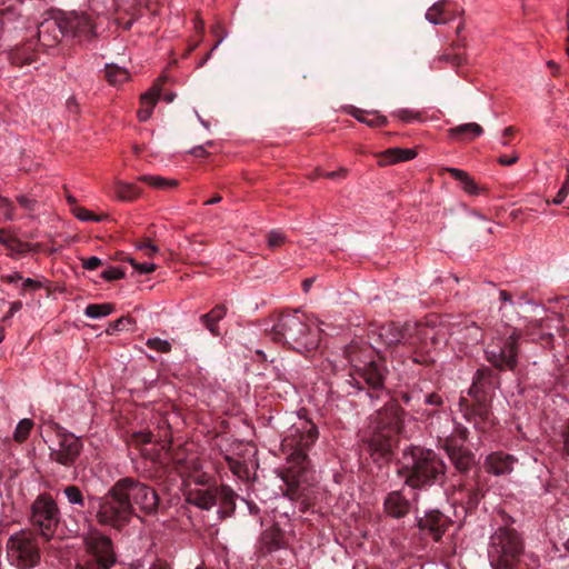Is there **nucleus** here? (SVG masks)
Listing matches in <instances>:
<instances>
[{"label":"nucleus","instance_id":"f257e3e1","mask_svg":"<svg viewBox=\"0 0 569 569\" xmlns=\"http://www.w3.org/2000/svg\"><path fill=\"white\" fill-rule=\"evenodd\" d=\"M159 501L152 487L132 477L119 479L104 496L90 499L91 507L97 508L98 522L117 530L128 526L133 517L140 518V513L156 515Z\"/></svg>","mask_w":569,"mask_h":569},{"label":"nucleus","instance_id":"f03ea898","mask_svg":"<svg viewBox=\"0 0 569 569\" xmlns=\"http://www.w3.org/2000/svg\"><path fill=\"white\" fill-rule=\"evenodd\" d=\"M402 427L403 410L393 400L370 417L362 441L375 462H387L392 458Z\"/></svg>","mask_w":569,"mask_h":569},{"label":"nucleus","instance_id":"7ed1b4c3","mask_svg":"<svg viewBox=\"0 0 569 569\" xmlns=\"http://www.w3.org/2000/svg\"><path fill=\"white\" fill-rule=\"evenodd\" d=\"M398 475L406 486L415 490L443 487L448 480V467L439 453L419 446L408 447L399 461Z\"/></svg>","mask_w":569,"mask_h":569},{"label":"nucleus","instance_id":"20e7f679","mask_svg":"<svg viewBox=\"0 0 569 569\" xmlns=\"http://www.w3.org/2000/svg\"><path fill=\"white\" fill-rule=\"evenodd\" d=\"M318 429L311 421H303L300 427H293L290 435L283 439V446L290 447L292 451L288 457V468L282 473L287 486L286 496L291 500L302 496L301 485L307 481L309 459L307 450L318 439Z\"/></svg>","mask_w":569,"mask_h":569},{"label":"nucleus","instance_id":"39448f33","mask_svg":"<svg viewBox=\"0 0 569 569\" xmlns=\"http://www.w3.org/2000/svg\"><path fill=\"white\" fill-rule=\"evenodd\" d=\"M264 331L274 342L302 355L318 348L321 335V329L313 326L309 318L298 310L280 313Z\"/></svg>","mask_w":569,"mask_h":569},{"label":"nucleus","instance_id":"423d86ee","mask_svg":"<svg viewBox=\"0 0 569 569\" xmlns=\"http://www.w3.org/2000/svg\"><path fill=\"white\" fill-rule=\"evenodd\" d=\"M372 350L365 352L357 346H349L346 350L347 358L351 365L350 373L352 381L359 389L365 386L369 389V397L379 399L385 392V379L387 368L382 358L375 359Z\"/></svg>","mask_w":569,"mask_h":569},{"label":"nucleus","instance_id":"0eeeda50","mask_svg":"<svg viewBox=\"0 0 569 569\" xmlns=\"http://www.w3.org/2000/svg\"><path fill=\"white\" fill-rule=\"evenodd\" d=\"M523 541L516 529L498 528L490 537L488 558L492 569H519Z\"/></svg>","mask_w":569,"mask_h":569},{"label":"nucleus","instance_id":"6e6552de","mask_svg":"<svg viewBox=\"0 0 569 569\" xmlns=\"http://www.w3.org/2000/svg\"><path fill=\"white\" fill-rule=\"evenodd\" d=\"M83 552L78 558L76 569H112L118 556L111 538L93 529L81 536Z\"/></svg>","mask_w":569,"mask_h":569},{"label":"nucleus","instance_id":"1a4fd4ad","mask_svg":"<svg viewBox=\"0 0 569 569\" xmlns=\"http://www.w3.org/2000/svg\"><path fill=\"white\" fill-rule=\"evenodd\" d=\"M7 555L10 562L19 569L37 567L41 560L38 538L30 529L20 530L7 541Z\"/></svg>","mask_w":569,"mask_h":569},{"label":"nucleus","instance_id":"9d476101","mask_svg":"<svg viewBox=\"0 0 569 569\" xmlns=\"http://www.w3.org/2000/svg\"><path fill=\"white\" fill-rule=\"evenodd\" d=\"M436 343L433 328L419 322H406L401 348L412 358L413 362L430 366L433 359L430 349Z\"/></svg>","mask_w":569,"mask_h":569},{"label":"nucleus","instance_id":"9b49d317","mask_svg":"<svg viewBox=\"0 0 569 569\" xmlns=\"http://www.w3.org/2000/svg\"><path fill=\"white\" fill-rule=\"evenodd\" d=\"M521 333L513 329L508 337H495L487 345V361L499 371H515L518 365L519 339Z\"/></svg>","mask_w":569,"mask_h":569},{"label":"nucleus","instance_id":"f8f14e48","mask_svg":"<svg viewBox=\"0 0 569 569\" xmlns=\"http://www.w3.org/2000/svg\"><path fill=\"white\" fill-rule=\"evenodd\" d=\"M30 523L41 537L49 541L56 533L61 520L57 502L50 495H39L30 508Z\"/></svg>","mask_w":569,"mask_h":569},{"label":"nucleus","instance_id":"ddd939ff","mask_svg":"<svg viewBox=\"0 0 569 569\" xmlns=\"http://www.w3.org/2000/svg\"><path fill=\"white\" fill-rule=\"evenodd\" d=\"M57 436L58 448H50V460L64 467L73 466L83 449L81 439L61 427H57Z\"/></svg>","mask_w":569,"mask_h":569},{"label":"nucleus","instance_id":"4468645a","mask_svg":"<svg viewBox=\"0 0 569 569\" xmlns=\"http://www.w3.org/2000/svg\"><path fill=\"white\" fill-rule=\"evenodd\" d=\"M403 335L405 325L389 322L371 329L368 337L371 342L382 345L391 352H398L402 346Z\"/></svg>","mask_w":569,"mask_h":569},{"label":"nucleus","instance_id":"2eb2a0df","mask_svg":"<svg viewBox=\"0 0 569 569\" xmlns=\"http://www.w3.org/2000/svg\"><path fill=\"white\" fill-rule=\"evenodd\" d=\"M442 448L458 472L467 473L476 465L475 453L459 443L457 438H446Z\"/></svg>","mask_w":569,"mask_h":569},{"label":"nucleus","instance_id":"dca6fc26","mask_svg":"<svg viewBox=\"0 0 569 569\" xmlns=\"http://www.w3.org/2000/svg\"><path fill=\"white\" fill-rule=\"evenodd\" d=\"M471 397L473 398L472 403H469V401L465 398H461L460 400V408L463 412V416L469 421H473L476 426L490 421V397L483 395Z\"/></svg>","mask_w":569,"mask_h":569},{"label":"nucleus","instance_id":"f3484780","mask_svg":"<svg viewBox=\"0 0 569 569\" xmlns=\"http://www.w3.org/2000/svg\"><path fill=\"white\" fill-rule=\"evenodd\" d=\"M499 386V376L489 367H481L477 370L473 382L469 388L470 396L491 397L492 392Z\"/></svg>","mask_w":569,"mask_h":569},{"label":"nucleus","instance_id":"a211bd4d","mask_svg":"<svg viewBox=\"0 0 569 569\" xmlns=\"http://www.w3.org/2000/svg\"><path fill=\"white\" fill-rule=\"evenodd\" d=\"M451 520L439 510H431L420 518L418 526L422 530H428L436 541L440 540L447 531Z\"/></svg>","mask_w":569,"mask_h":569},{"label":"nucleus","instance_id":"6ab92c4d","mask_svg":"<svg viewBox=\"0 0 569 569\" xmlns=\"http://www.w3.org/2000/svg\"><path fill=\"white\" fill-rule=\"evenodd\" d=\"M452 487L465 493L463 499L467 510H475L486 493L485 483L478 473L473 477L472 482H461Z\"/></svg>","mask_w":569,"mask_h":569},{"label":"nucleus","instance_id":"aec40b11","mask_svg":"<svg viewBox=\"0 0 569 569\" xmlns=\"http://www.w3.org/2000/svg\"><path fill=\"white\" fill-rule=\"evenodd\" d=\"M218 486L189 489L186 501L202 510H211L218 503Z\"/></svg>","mask_w":569,"mask_h":569},{"label":"nucleus","instance_id":"412c9836","mask_svg":"<svg viewBox=\"0 0 569 569\" xmlns=\"http://www.w3.org/2000/svg\"><path fill=\"white\" fill-rule=\"evenodd\" d=\"M517 459L506 452L497 451L491 452L486 457L483 467L487 472L495 476L508 475L513 470V465Z\"/></svg>","mask_w":569,"mask_h":569},{"label":"nucleus","instance_id":"4be33fe9","mask_svg":"<svg viewBox=\"0 0 569 569\" xmlns=\"http://www.w3.org/2000/svg\"><path fill=\"white\" fill-rule=\"evenodd\" d=\"M66 36L62 29L61 17L47 19L38 28L39 41L46 47L56 46Z\"/></svg>","mask_w":569,"mask_h":569},{"label":"nucleus","instance_id":"5701e85b","mask_svg":"<svg viewBox=\"0 0 569 569\" xmlns=\"http://www.w3.org/2000/svg\"><path fill=\"white\" fill-rule=\"evenodd\" d=\"M61 23L66 36L87 34L91 31L90 19L84 14L61 16Z\"/></svg>","mask_w":569,"mask_h":569},{"label":"nucleus","instance_id":"b1692460","mask_svg":"<svg viewBox=\"0 0 569 569\" xmlns=\"http://www.w3.org/2000/svg\"><path fill=\"white\" fill-rule=\"evenodd\" d=\"M385 511L393 518H402L410 510V502L399 492L388 493L383 502Z\"/></svg>","mask_w":569,"mask_h":569},{"label":"nucleus","instance_id":"393cba45","mask_svg":"<svg viewBox=\"0 0 569 569\" xmlns=\"http://www.w3.org/2000/svg\"><path fill=\"white\" fill-rule=\"evenodd\" d=\"M217 491L218 501L220 502L217 513L218 518L223 520L234 512L237 493L226 485L218 486Z\"/></svg>","mask_w":569,"mask_h":569},{"label":"nucleus","instance_id":"a878e982","mask_svg":"<svg viewBox=\"0 0 569 569\" xmlns=\"http://www.w3.org/2000/svg\"><path fill=\"white\" fill-rule=\"evenodd\" d=\"M417 156L413 149L390 148L378 156L379 166H390L400 161H408Z\"/></svg>","mask_w":569,"mask_h":569},{"label":"nucleus","instance_id":"bb28decb","mask_svg":"<svg viewBox=\"0 0 569 569\" xmlns=\"http://www.w3.org/2000/svg\"><path fill=\"white\" fill-rule=\"evenodd\" d=\"M227 315V307L224 305H217L209 312L200 317V322L210 331L214 337L220 336L219 321Z\"/></svg>","mask_w":569,"mask_h":569},{"label":"nucleus","instance_id":"cd10ccee","mask_svg":"<svg viewBox=\"0 0 569 569\" xmlns=\"http://www.w3.org/2000/svg\"><path fill=\"white\" fill-rule=\"evenodd\" d=\"M482 128L478 123L470 122L458 126L449 130V137L451 139L459 140H473L481 136Z\"/></svg>","mask_w":569,"mask_h":569},{"label":"nucleus","instance_id":"c85d7f7f","mask_svg":"<svg viewBox=\"0 0 569 569\" xmlns=\"http://www.w3.org/2000/svg\"><path fill=\"white\" fill-rule=\"evenodd\" d=\"M442 170L449 172L453 179L460 181L463 190L469 194L478 196L481 192L482 189L466 171L457 168H443Z\"/></svg>","mask_w":569,"mask_h":569},{"label":"nucleus","instance_id":"c756f323","mask_svg":"<svg viewBox=\"0 0 569 569\" xmlns=\"http://www.w3.org/2000/svg\"><path fill=\"white\" fill-rule=\"evenodd\" d=\"M263 546V552H272L280 549L283 546V536L280 529L270 528L267 529L261 537Z\"/></svg>","mask_w":569,"mask_h":569},{"label":"nucleus","instance_id":"7c9ffc66","mask_svg":"<svg viewBox=\"0 0 569 569\" xmlns=\"http://www.w3.org/2000/svg\"><path fill=\"white\" fill-rule=\"evenodd\" d=\"M351 116H353L358 121L366 123L371 128H378L386 124V117L379 114L377 111H367L358 108H352Z\"/></svg>","mask_w":569,"mask_h":569},{"label":"nucleus","instance_id":"2f4dec72","mask_svg":"<svg viewBox=\"0 0 569 569\" xmlns=\"http://www.w3.org/2000/svg\"><path fill=\"white\" fill-rule=\"evenodd\" d=\"M114 196L122 201H132L141 194V190L133 183L117 181L113 187Z\"/></svg>","mask_w":569,"mask_h":569},{"label":"nucleus","instance_id":"473e14b6","mask_svg":"<svg viewBox=\"0 0 569 569\" xmlns=\"http://www.w3.org/2000/svg\"><path fill=\"white\" fill-rule=\"evenodd\" d=\"M106 78L112 86L124 83L129 80L130 74L126 68L118 67L113 63L106 66Z\"/></svg>","mask_w":569,"mask_h":569},{"label":"nucleus","instance_id":"72a5a7b5","mask_svg":"<svg viewBox=\"0 0 569 569\" xmlns=\"http://www.w3.org/2000/svg\"><path fill=\"white\" fill-rule=\"evenodd\" d=\"M446 8V0L433 3L426 12V19L432 24H445L447 19L442 18Z\"/></svg>","mask_w":569,"mask_h":569},{"label":"nucleus","instance_id":"f704fd0d","mask_svg":"<svg viewBox=\"0 0 569 569\" xmlns=\"http://www.w3.org/2000/svg\"><path fill=\"white\" fill-rule=\"evenodd\" d=\"M139 181H142L156 189L174 188L178 186V182L176 180L166 179L159 176H140Z\"/></svg>","mask_w":569,"mask_h":569},{"label":"nucleus","instance_id":"c9c22d12","mask_svg":"<svg viewBox=\"0 0 569 569\" xmlns=\"http://www.w3.org/2000/svg\"><path fill=\"white\" fill-rule=\"evenodd\" d=\"M114 310L111 303H92L88 305L84 309V315L92 319H98L110 315Z\"/></svg>","mask_w":569,"mask_h":569},{"label":"nucleus","instance_id":"e433bc0d","mask_svg":"<svg viewBox=\"0 0 569 569\" xmlns=\"http://www.w3.org/2000/svg\"><path fill=\"white\" fill-rule=\"evenodd\" d=\"M32 428L33 421L31 419L24 418L20 420L13 432V440L18 443L24 442L28 439Z\"/></svg>","mask_w":569,"mask_h":569},{"label":"nucleus","instance_id":"4c0bfd02","mask_svg":"<svg viewBox=\"0 0 569 569\" xmlns=\"http://www.w3.org/2000/svg\"><path fill=\"white\" fill-rule=\"evenodd\" d=\"M63 493L68 500L69 503L76 505L79 507H84V497L77 486H67L63 489Z\"/></svg>","mask_w":569,"mask_h":569},{"label":"nucleus","instance_id":"58836bf2","mask_svg":"<svg viewBox=\"0 0 569 569\" xmlns=\"http://www.w3.org/2000/svg\"><path fill=\"white\" fill-rule=\"evenodd\" d=\"M287 242V236L279 229L271 230L267 233V244L270 249L276 250Z\"/></svg>","mask_w":569,"mask_h":569},{"label":"nucleus","instance_id":"ea45409f","mask_svg":"<svg viewBox=\"0 0 569 569\" xmlns=\"http://www.w3.org/2000/svg\"><path fill=\"white\" fill-rule=\"evenodd\" d=\"M157 102L152 101L149 99L148 96H141L140 97V109L138 110V119L140 121H147L151 114H152V110H153V107L156 106Z\"/></svg>","mask_w":569,"mask_h":569},{"label":"nucleus","instance_id":"a19ab883","mask_svg":"<svg viewBox=\"0 0 569 569\" xmlns=\"http://www.w3.org/2000/svg\"><path fill=\"white\" fill-rule=\"evenodd\" d=\"M71 212L81 221L100 222L106 218V216H98V214L89 211L88 209L79 207V206L71 208Z\"/></svg>","mask_w":569,"mask_h":569},{"label":"nucleus","instance_id":"79ce46f5","mask_svg":"<svg viewBox=\"0 0 569 569\" xmlns=\"http://www.w3.org/2000/svg\"><path fill=\"white\" fill-rule=\"evenodd\" d=\"M132 325L133 320L130 317H121L110 323L107 332L113 333L114 331L128 330Z\"/></svg>","mask_w":569,"mask_h":569},{"label":"nucleus","instance_id":"37998d69","mask_svg":"<svg viewBox=\"0 0 569 569\" xmlns=\"http://www.w3.org/2000/svg\"><path fill=\"white\" fill-rule=\"evenodd\" d=\"M153 440V435L151 431H138L132 435L131 442L134 446H142L147 443H151Z\"/></svg>","mask_w":569,"mask_h":569},{"label":"nucleus","instance_id":"c03bdc74","mask_svg":"<svg viewBox=\"0 0 569 569\" xmlns=\"http://www.w3.org/2000/svg\"><path fill=\"white\" fill-rule=\"evenodd\" d=\"M167 80V78L163 76V77H160L154 83L153 86L147 91L144 92L142 96H148L150 100L154 101V102H158L159 100V97L161 94V86L162 83Z\"/></svg>","mask_w":569,"mask_h":569},{"label":"nucleus","instance_id":"a18cd8bd","mask_svg":"<svg viewBox=\"0 0 569 569\" xmlns=\"http://www.w3.org/2000/svg\"><path fill=\"white\" fill-rule=\"evenodd\" d=\"M147 346L159 352H169L171 350V345L167 340H162L160 338L149 339L147 341Z\"/></svg>","mask_w":569,"mask_h":569},{"label":"nucleus","instance_id":"49530a36","mask_svg":"<svg viewBox=\"0 0 569 569\" xmlns=\"http://www.w3.org/2000/svg\"><path fill=\"white\" fill-rule=\"evenodd\" d=\"M124 271L120 268L110 267L109 269L101 272V278L106 281H113L124 278Z\"/></svg>","mask_w":569,"mask_h":569},{"label":"nucleus","instance_id":"de8ad7c7","mask_svg":"<svg viewBox=\"0 0 569 569\" xmlns=\"http://www.w3.org/2000/svg\"><path fill=\"white\" fill-rule=\"evenodd\" d=\"M127 261L139 272V273H150L156 270V264L153 263H139L132 258H127Z\"/></svg>","mask_w":569,"mask_h":569},{"label":"nucleus","instance_id":"09e8293b","mask_svg":"<svg viewBox=\"0 0 569 569\" xmlns=\"http://www.w3.org/2000/svg\"><path fill=\"white\" fill-rule=\"evenodd\" d=\"M80 261H81L82 267L87 270H96L103 264L101 259H99L98 257H94V256L88 257V258H81Z\"/></svg>","mask_w":569,"mask_h":569},{"label":"nucleus","instance_id":"8fccbe9b","mask_svg":"<svg viewBox=\"0 0 569 569\" xmlns=\"http://www.w3.org/2000/svg\"><path fill=\"white\" fill-rule=\"evenodd\" d=\"M9 249L17 253H26L31 250V244L29 242H23L16 237Z\"/></svg>","mask_w":569,"mask_h":569},{"label":"nucleus","instance_id":"3c124183","mask_svg":"<svg viewBox=\"0 0 569 569\" xmlns=\"http://www.w3.org/2000/svg\"><path fill=\"white\" fill-rule=\"evenodd\" d=\"M0 208L3 210L4 217L8 220L13 219V204L8 198L0 197Z\"/></svg>","mask_w":569,"mask_h":569},{"label":"nucleus","instance_id":"603ef678","mask_svg":"<svg viewBox=\"0 0 569 569\" xmlns=\"http://www.w3.org/2000/svg\"><path fill=\"white\" fill-rule=\"evenodd\" d=\"M17 201H18V203H19L23 209H26V210H28V211H33V210H34V208H36V203H37V201H36L34 199H31V198H29V197H27V196H23V194L18 196V197H17Z\"/></svg>","mask_w":569,"mask_h":569},{"label":"nucleus","instance_id":"864d4df0","mask_svg":"<svg viewBox=\"0 0 569 569\" xmlns=\"http://www.w3.org/2000/svg\"><path fill=\"white\" fill-rule=\"evenodd\" d=\"M137 248L139 250H143L148 257H152L154 253L158 252V248L151 243L149 240H144L140 242Z\"/></svg>","mask_w":569,"mask_h":569},{"label":"nucleus","instance_id":"5fc2aeb1","mask_svg":"<svg viewBox=\"0 0 569 569\" xmlns=\"http://www.w3.org/2000/svg\"><path fill=\"white\" fill-rule=\"evenodd\" d=\"M469 431L467 428L459 426L456 428V435L449 436L448 438H457L458 442L463 446L468 439Z\"/></svg>","mask_w":569,"mask_h":569},{"label":"nucleus","instance_id":"6e6d98bb","mask_svg":"<svg viewBox=\"0 0 569 569\" xmlns=\"http://www.w3.org/2000/svg\"><path fill=\"white\" fill-rule=\"evenodd\" d=\"M22 308L21 301H14L10 305L9 311L1 319L2 322L7 323L9 319Z\"/></svg>","mask_w":569,"mask_h":569},{"label":"nucleus","instance_id":"4d7b16f0","mask_svg":"<svg viewBox=\"0 0 569 569\" xmlns=\"http://www.w3.org/2000/svg\"><path fill=\"white\" fill-rule=\"evenodd\" d=\"M440 60L442 61H447V62H450L455 66H460L463 63V57L459 56V54H443L440 57Z\"/></svg>","mask_w":569,"mask_h":569},{"label":"nucleus","instance_id":"13d9d810","mask_svg":"<svg viewBox=\"0 0 569 569\" xmlns=\"http://www.w3.org/2000/svg\"><path fill=\"white\" fill-rule=\"evenodd\" d=\"M425 403L439 407L442 405V398L438 393H429L425 398Z\"/></svg>","mask_w":569,"mask_h":569},{"label":"nucleus","instance_id":"bf43d9fd","mask_svg":"<svg viewBox=\"0 0 569 569\" xmlns=\"http://www.w3.org/2000/svg\"><path fill=\"white\" fill-rule=\"evenodd\" d=\"M14 239H16L14 234H12L8 231H4V230L0 231V242L3 243L8 249L12 244Z\"/></svg>","mask_w":569,"mask_h":569},{"label":"nucleus","instance_id":"052dcab7","mask_svg":"<svg viewBox=\"0 0 569 569\" xmlns=\"http://www.w3.org/2000/svg\"><path fill=\"white\" fill-rule=\"evenodd\" d=\"M42 287L41 282L37 281V280H33V279H26L23 280V283H22V289L23 291H27V290H38Z\"/></svg>","mask_w":569,"mask_h":569},{"label":"nucleus","instance_id":"680f3d73","mask_svg":"<svg viewBox=\"0 0 569 569\" xmlns=\"http://www.w3.org/2000/svg\"><path fill=\"white\" fill-rule=\"evenodd\" d=\"M188 153L197 158H204L209 152L206 150L203 144H198L190 149Z\"/></svg>","mask_w":569,"mask_h":569},{"label":"nucleus","instance_id":"e2e57ef3","mask_svg":"<svg viewBox=\"0 0 569 569\" xmlns=\"http://www.w3.org/2000/svg\"><path fill=\"white\" fill-rule=\"evenodd\" d=\"M518 161V156L516 153H512L510 156H500L498 158V162L502 166H511Z\"/></svg>","mask_w":569,"mask_h":569},{"label":"nucleus","instance_id":"0e129e2a","mask_svg":"<svg viewBox=\"0 0 569 569\" xmlns=\"http://www.w3.org/2000/svg\"><path fill=\"white\" fill-rule=\"evenodd\" d=\"M568 193H569V189H565V186L562 184V187L560 188V190L558 191V193L553 198L552 202L555 204H561L565 201V199L568 196Z\"/></svg>","mask_w":569,"mask_h":569},{"label":"nucleus","instance_id":"69168bd1","mask_svg":"<svg viewBox=\"0 0 569 569\" xmlns=\"http://www.w3.org/2000/svg\"><path fill=\"white\" fill-rule=\"evenodd\" d=\"M194 483L203 487L212 486L210 483V477H208L206 473H201L194 477Z\"/></svg>","mask_w":569,"mask_h":569},{"label":"nucleus","instance_id":"338daca9","mask_svg":"<svg viewBox=\"0 0 569 569\" xmlns=\"http://www.w3.org/2000/svg\"><path fill=\"white\" fill-rule=\"evenodd\" d=\"M227 461L229 463V468L231 469V471L233 473H239L240 472V469L242 468V462L238 461V460H234L232 458H227Z\"/></svg>","mask_w":569,"mask_h":569},{"label":"nucleus","instance_id":"774afa93","mask_svg":"<svg viewBox=\"0 0 569 569\" xmlns=\"http://www.w3.org/2000/svg\"><path fill=\"white\" fill-rule=\"evenodd\" d=\"M2 280L8 283H16V282L22 280V276L19 272H14L12 274L3 276Z\"/></svg>","mask_w":569,"mask_h":569}]
</instances>
